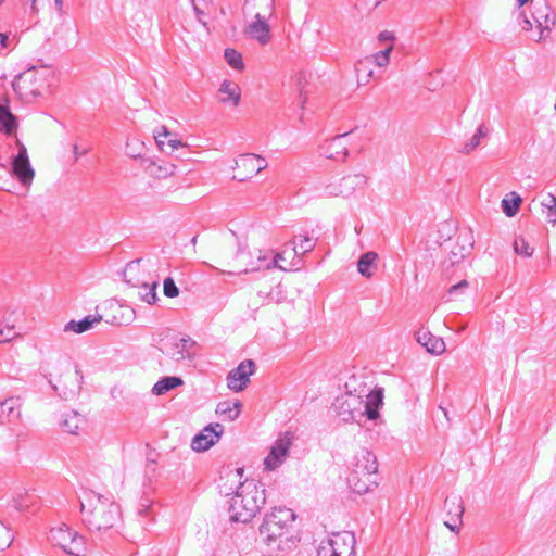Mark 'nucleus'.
Instances as JSON below:
<instances>
[{"label": "nucleus", "mask_w": 556, "mask_h": 556, "mask_svg": "<svg viewBox=\"0 0 556 556\" xmlns=\"http://www.w3.org/2000/svg\"><path fill=\"white\" fill-rule=\"evenodd\" d=\"M265 503L264 483L253 479L239 482L229 500V518L232 522L248 523Z\"/></svg>", "instance_id": "nucleus-1"}, {"label": "nucleus", "mask_w": 556, "mask_h": 556, "mask_svg": "<svg viewBox=\"0 0 556 556\" xmlns=\"http://www.w3.org/2000/svg\"><path fill=\"white\" fill-rule=\"evenodd\" d=\"M295 514L287 507H275L266 514L260 526V535L267 545L276 544L277 549H283V543L292 541L290 529L295 521Z\"/></svg>", "instance_id": "nucleus-2"}, {"label": "nucleus", "mask_w": 556, "mask_h": 556, "mask_svg": "<svg viewBox=\"0 0 556 556\" xmlns=\"http://www.w3.org/2000/svg\"><path fill=\"white\" fill-rule=\"evenodd\" d=\"M96 503L91 509H86V505L80 503L83 521L90 531H102L114 527L121 517L119 507L116 503L110 501L103 495H94Z\"/></svg>", "instance_id": "nucleus-3"}, {"label": "nucleus", "mask_w": 556, "mask_h": 556, "mask_svg": "<svg viewBox=\"0 0 556 556\" xmlns=\"http://www.w3.org/2000/svg\"><path fill=\"white\" fill-rule=\"evenodd\" d=\"M50 72L46 67H29L15 76L12 88L20 99L30 102L41 97L49 88Z\"/></svg>", "instance_id": "nucleus-4"}, {"label": "nucleus", "mask_w": 556, "mask_h": 556, "mask_svg": "<svg viewBox=\"0 0 556 556\" xmlns=\"http://www.w3.org/2000/svg\"><path fill=\"white\" fill-rule=\"evenodd\" d=\"M49 540L72 556H85L87 552L86 539L65 523L51 528Z\"/></svg>", "instance_id": "nucleus-5"}, {"label": "nucleus", "mask_w": 556, "mask_h": 556, "mask_svg": "<svg viewBox=\"0 0 556 556\" xmlns=\"http://www.w3.org/2000/svg\"><path fill=\"white\" fill-rule=\"evenodd\" d=\"M332 407L336 415L343 422H359L364 416V400L363 395L356 394L352 391H348L345 394L336 399Z\"/></svg>", "instance_id": "nucleus-6"}, {"label": "nucleus", "mask_w": 556, "mask_h": 556, "mask_svg": "<svg viewBox=\"0 0 556 556\" xmlns=\"http://www.w3.org/2000/svg\"><path fill=\"white\" fill-rule=\"evenodd\" d=\"M160 344L159 350L175 362L191 359L194 355L192 349L195 346V341L189 337L179 338L167 334L161 339Z\"/></svg>", "instance_id": "nucleus-7"}, {"label": "nucleus", "mask_w": 556, "mask_h": 556, "mask_svg": "<svg viewBox=\"0 0 556 556\" xmlns=\"http://www.w3.org/2000/svg\"><path fill=\"white\" fill-rule=\"evenodd\" d=\"M531 16L539 29V35L532 39L539 42L549 35L552 27L556 23V16L546 0L535 1Z\"/></svg>", "instance_id": "nucleus-8"}, {"label": "nucleus", "mask_w": 556, "mask_h": 556, "mask_svg": "<svg viewBox=\"0 0 556 556\" xmlns=\"http://www.w3.org/2000/svg\"><path fill=\"white\" fill-rule=\"evenodd\" d=\"M238 176H235L239 181H245L252 178L267 167L266 160L257 154L247 153L239 156L236 161Z\"/></svg>", "instance_id": "nucleus-9"}, {"label": "nucleus", "mask_w": 556, "mask_h": 556, "mask_svg": "<svg viewBox=\"0 0 556 556\" xmlns=\"http://www.w3.org/2000/svg\"><path fill=\"white\" fill-rule=\"evenodd\" d=\"M255 372V363L252 359L242 361L227 375V387L233 392L243 391L250 382V377Z\"/></svg>", "instance_id": "nucleus-10"}, {"label": "nucleus", "mask_w": 556, "mask_h": 556, "mask_svg": "<svg viewBox=\"0 0 556 556\" xmlns=\"http://www.w3.org/2000/svg\"><path fill=\"white\" fill-rule=\"evenodd\" d=\"M291 439L289 432H286L277 439L264 460L265 469L270 471L275 470L285 462L291 446Z\"/></svg>", "instance_id": "nucleus-11"}, {"label": "nucleus", "mask_w": 556, "mask_h": 556, "mask_svg": "<svg viewBox=\"0 0 556 556\" xmlns=\"http://www.w3.org/2000/svg\"><path fill=\"white\" fill-rule=\"evenodd\" d=\"M377 457L370 451L362 448L354 455L350 475L377 477Z\"/></svg>", "instance_id": "nucleus-12"}, {"label": "nucleus", "mask_w": 556, "mask_h": 556, "mask_svg": "<svg viewBox=\"0 0 556 556\" xmlns=\"http://www.w3.org/2000/svg\"><path fill=\"white\" fill-rule=\"evenodd\" d=\"M12 174L24 186L29 185L34 179L35 170L30 165L24 144H20L18 153L12 160Z\"/></svg>", "instance_id": "nucleus-13"}, {"label": "nucleus", "mask_w": 556, "mask_h": 556, "mask_svg": "<svg viewBox=\"0 0 556 556\" xmlns=\"http://www.w3.org/2000/svg\"><path fill=\"white\" fill-rule=\"evenodd\" d=\"M223 432L224 427L218 422L206 426L192 439V450L195 452L207 451L219 440Z\"/></svg>", "instance_id": "nucleus-14"}, {"label": "nucleus", "mask_w": 556, "mask_h": 556, "mask_svg": "<svg viewBox=\"0 0 556 556\" xmlns=\"http://www.w3.org/2000/svg\"><path fill=\"white\" fill-rule=\"evenodd\" d=\"M325 542L332 547V553H337V556H356V539L350 531L332 533Z\"/></svg>", "instance_id": "nucleus-15"}, {"label": "nucleus", "mask_w": 556, "mask_h": 556, "mask_svg": "<svg viewBox=\"0 0 556 556\" xmlns=\"http://www.w3.org/2000/svg\"><path fill=\"white\" fill-rule=\"evenodd\" d=\"M366 176L363 174H354L343 177L339 185H329L326 187V194L349 197L357 188H362L366 184Z\"/></svg>", "instance_id": "nucleus-16"}, {"label": "nucleus", "mask_w": 556, "mask_h": 556, "mask_svg": "<svg viewBox=\"0 0 556 556\" xmlns=\"http://www.w3.org/2000/svg\"><path fill=\"white\" fill-rule=\"evenodd\" d=\"M142 258L130 261L123 271L124 281L132 288L147 289L149 274L141 267Z\"/></svg>", "instance_id": "nucleus-17"}, {"label": "nucleus", "mask_w": 556, "mask_h": 556, "mask_svg": "<svg viewBox=\"0 0 556 556\" xmlns=\"http://www.w3.org/2000/svg\"><path fill=\"white\" fill-rule=\"evenodd\" d=\"M244 35L256 40L261 46L269 43L271 35L266 16L257 13L254 21L245 26Z\"/></svg>", "instance_id": "nucleus-18"}, {"label": "nucleus", "mask_w": 556, "mask_h": 556, "mask_svg": "<svg viewBox=\"0 0 556 556\" xmlns=\"http://www.w3.org/2000/svg\"><path fill=\"white\" fill-rule=\"evenodd\" d=\"M361 395L364 400V416L369 420H375L379 417V409L383 405V389L376 387L372 390H362Z\"/></svg>", "instance_id": "nucleus-19"}, {"label": "nucleus", "mask_w": 556, "mask_h": 556, "mask_svg": "<svg viewBox=\"0 0 556 556\" xmlns=\"http://www.w3.org/2000/svg\"><path fill=\"white\" fill-rule=\"evenodd\" d=\"M346 137L348 132L337 135L331 140L326 141L319 148L320 154L327 159L336 161L345 160V157L349 155V149L345 142Z\"/></svg>", "instance_id": "nucleus-20"}, {"label": "nucleus", "mask_w": 556, "mask_h": 556, "mask_svg": "<svg viewBox=\"0 0 556 556\" xmlns=\"http://www.w3.org/2000/svg\"><path fill=\"white\" fill-rule=\"evenodd\" d=\"M110 311L112 315L106 318V321L112 325L126 326L132 323L136 317V312L132 307L117 302L111 303Z\"/></svg>", "instance_id": "nucleus-21"}, {"label": "nucleus", "mask_w": 556, "mask_h": 556, "mask_svg": "<svg viewBox=\"0 0 556 556\" xmlns=\"http://www.w3.org/2000/svg\"><path fill=\"white\" fill-rule=\"evenodd\" d=\"M283 260L281 254H276L273 258L269 260L267 252L257 251L256 261H252L244 269V273L249 271H257L261 269H269L273 267H278L280 269H285L279 265V261Z\"/></svg>", "instance_id": "nucleus-22"}, {"label": "nucleus", "mask_w": 556, "mask_h": 556, "mask_svg": "<svg viewBox=\"0 0 556 556\" xmlns=\"http://www.w3.org/2000/svg\"><path fill=\"white\" fill-rule=\"evenodd\" d=\"M20 397L11 396L0 402V422H13L20 418Z\"/></svg>", "instance_id": "nucleus-23"}, {"label": "nucleus", "mask_w": 556, "mask_h": 556, "mask_svg": "<svg viewBox=\"0 0 556 556\" xmlns=\"http://www.w3.org/2000/svg\"><path fill=\"white\" fill-rule=\"evenodd\" d=\"M417 341L431 354L440 355L445 351L444 340L429 331H418Z\"/></svg>", "instance_id": "nucleus-24"}, {"label": "nucleus", "mask_w": 556, "mask_h": 556, "mask_svg": "<svg viewBox=\"0 0 556 556\" xmlns=\"http://www.w3.org/2000/svg\"><path fill=\"white\" fill-rule=\"evenodd\" d=\"M218 96L222 103H231L237 106L241 98V90L238 84L224 80L218 89Z\"/></svg>", "instance_id": "nucleus-25"}, {"label": "nucleus", "mask_w": 556, "mask_h": 556, "mask_svg": "<svg viewBox=\"0 0 556 556\" xmlns=\"http://www.w3.org/2000/svg\"><path fill=\"white\" fill-rule=\"evenodd\" d=\"M146 172L156 179H165L169 176H173L175 173L176 166L172 163L164 161L156 162L153 160H146Z\"/></svg>", "instance_id": "nucleus-26"}, {"label": "nucleus", "mask_w": 556, "mask_h": 556, "mask_svg": "<svg viewBox=\"0 0 556 556\" xmlns=\"http://www.w3.org/2000/svg\"><path fill=\"white\" fill-rule=\"evenodd\" d=\"M348 481L355 493L364 494L378 485L377 477L349 475Z\"/></svg>", "instance_id": "nucleus-27"}, {"label": "nucleus", "mask_w": 556, "mask_h": 556, "mask_svg": "<svg viewBox=\"0 0 556 556\" xmlns=\"http://www.w3.org/2000/svg\"><path fill=\"white\" fill-rule=\"evenodd\" d=\"M242 403L239 400L235 402L224 401L219 402L216 406V414L223 417L224 420L233 421L239 417Z\"/></svg>", "instance_id": "nucleus-28"}, {"label": "nucleus", "mask_w": 556, "mask_h": 556, "mask_svg": "<svg viewBox=\"0 0 556 556\" xmlns=\"http://www.w3.org/2000/svg\"><path fill=\"white\" fill-rule=\"evenodd\" d=\"M17 129V118L7 104H0V131L8 136Z\"/></svg>", "instance_id": "nucleus-29"}, {"label": "nucleus", "mask_w": 556, "mask_h": 556, "mask_svg": "<svg viewBox=\"0 0 556 556\" xmlns=\"http://www.w3.org/2000/svg\"><path fill=\"white\" fill-rule=\"evenodd\" d=\"M293 251L295 255L306 254L314 250L316 245V239L308 236L307 233H300L294 237L293 241Z\"/></svg>", "instance_id": "nucleus-30"}, {"label": "nucleus", "mask_w": 556, "mask_h": 556, "mask_svg": "<svg viewBox=\"0 0 556 556\" xmlns=\"http://www.w3.org/2000/svg\"><path fill=\"white\" fill-rule=\"evenodd\" d=\"M377 258L378 254L372 251L362 254L357 262L358 273L366 278H370L374 275L371 268L376 267Z\"/></svg>", "instance_id": "nucleus-31"}, {"label": "nucleus", "mask_w": 556, "mask_h": 556, "mask_svg": "<svg viewBox=\"0 0 556 556\" xmlns=\"http://www.w3.org/2000/svg\"><path fill=\"white\" fill-rule=\"evenodd\" d=\"M444 507L446 509L447 516L454 522H462V518L464 515V506L463 501L459 496L447 497L444 503Z\"/></svg>", "instance_id": "nucleus-32"}, {"label": "nucleus", "mask_w": 556, "mask_h": 556, "mask_svg": "<svg viewBox=\"0 0 556 556\" xmlns=\"http://www.w3.org/2000/svg\"><path fill=\"white\" fill-rule=\"evenodd\" d=\"M181 384H184V380L180 377H164L153 386L152 393L155 395H162Z\"/></svg>", "instance_id": "nucleus-33"}, {"label": "nucleus", "mask_w": 556, "mask_h": 556, "mask_svg": "<svg viewBox=\"0 0 556 556\" xmlns=\"http://www.w3.org/2000/svg\"><path fill=\"white\" fill-rule=\"evenodd\" d=\"M84 422H85L84 417L81 415H79L77 412L72 410L64 415L60 425L64 431L71 433V434H75Z\"/></svg>", "instance_id": "nucleus-34"}, {"label": "nucleus", "mask_w": 556, "mask_h": 556, "mask_svg": "<svg viewBox=\"0 0 556 556\" xmlns=\"http://www.w3.org/2000/svg\"><path fill=\"white\" fill-rule=\"evenodd\" d=\"M102 317H93L91 315L84 317L81 320H71L65 326V331H73L76 333H83L93 327L94 324L99 323Z\"/></svg>", "instance_id": "nucleus-35"}, {"label": "nucleus", "mask_w": 556, "mask_h": 556, "mask_svg": "<svg viewBox=\"0 0 556 556\" xmlns=\"http://www.w3.org/2000/svg\"><path fill=\"white\" fill-rule=\"evenodd\" d=\"M371 58H365L359 61L356 65L357 79L359 85H366L370 81L374 76V70L371 68Z\"/></svg>", "instance_id": "nucleus-36"}, {"label": "nucleus", "mask_w": 556, "mask_h": 556, "mask_svg": "<svg viewBox=\"0 0 556 556\" xmlns=\"http://www.w3.org/2000/svg\"><path fill=\"white\" fill-rule=\"evenodd\" d=\"M17 332L14 324H10V318L5 317V313L0 311V343L10 341Z\"/></svg>", "instance_id": "nucleus-37"}, {"label": "nucleus", "mask_w": 556, "mask_h": 556, "mask_svg": "<svg viewBox=\"0 0 556 556\" xmlns=\"http://www.w3.org/2000/svg\"><path fill=\"white\" fill-rule=\"evenodd\" d=\"M545 218L548 223L556 224V197L548 193L545 199L541 202Z\"/></svg>", "instance_id": "nucleus-38"}, {"label": "nucleus", "mask_w": 556, "mask_h": 556, "mask_svg": "<svg viewBox=\"0 0 556 556\" xmlns=\"http://www.w3.org/2000/svg\"><path fill=\"white\" fill-rule=\"evenodd\" d=\"M488 135V131L484 127V125H480L477 129V131L473 134V136L469 139V141H467L463 149H462V152L465 153V154H469L471 153L477 147H479L481 140L486 137Z\"/></svg>", "instance_id": "nucleus-39"}, {"label": "nucleus", "mask_w": 556, "mask_h": 556, "mask_svg": "<svg viewBox=\"0 0 556 556\" xmlns=\"http://www.w3.org/2000/svg\"><path fill=\"white\" fill-rule=\"evenodd\" d=\"M511 195H513L511 199L504 198L502 200V210L505 213V215L508 217H513L517 214L518 208L522 201L521 198L517 193L511 192Z\"/></svg>", "instance_id": "nucleus-40"}, {"label": "nucleus", "mask_w": 556, "mask_h": 556, "mask_svg": "<svg viewBox=\"0 0 556 556\" xmlns=\"http://www.w3.org/2000/svg\"><path fill=\"white\" fill-rule=\"evenodd\" d=\"M146 152L144 143L137 139H128L126 142V154L131 159H140Z\"/></svg>", "instance_id": "nucleus-41"}, {"label": "nucleus", "mask_w": 556, "mask_h": 556, "mask_svg": "<svg viewBox=\"0 0 556 556\" xmlns=\"http://www.w3.org/2000/svg\"><path fill=\"white\" fill-rule=\"evenodd\" d=\"M456 248L460 249V253H471L473 248V237L470 230H465L458 233L456 239Z\"/></svg>", "instance_id": "nucleus-42"}, {"label": "nucleus", "mask_w": 556, "mask_h": 556, "mask_svg": "<svg viewBox=\"0 0 556 556\" xmlns=\"http://www.w3.org/2000/svg\"><path fill=\"white\" fill-rule=\"evenodd\" d=\"M159 283L157 281L150 280L147 289H140L138 292L139 298L141 301L148 303V304H154L157 300L156 295V288Z\"/></svg>", "instance_id": "nucleus-43"}, {"label": "nucleus", "mask_w": 556, "mask_h": 556, "mask_svg": "<svg viewBox=\"0 0 556 556\" xmlns=\"http://www.w3.org/2000/svg\"><path fill=\"white\" fill-rule=\"evenodd\" d=\"M468 255L469 253H460V249L454 247L443 262L444 270L447 271L451 267L455 266L456 264H459Z\"/></svg>", "instance_id": "nucleus-44"}, {"label": "nucleus", "mask_w": 556, "mask_h": 556, "mask_svg": "<svg viewBox=\"0 0 556 556\" xmlns=\"http://www.w3.org/2000/svg\"><path fill=\"white\" fill-rule=\"evenodd\" d=\"M224 58L228 65L235 70H242L244 66L241 53L235 49L227 48L224 52Z\"/></svg>", "instance_id": "nucleus-45"}, {"label": "nucleus", "mask_w": 556, "mask_h": 556, "mask_svg": "<svg viewBox=\"0 0 556 556\" xmlns=\"http://www.w3.org/2000/svg\"><path fill=\"white\" fill-rule=\"evenodd\" d=\"M392 50H393V45L390 43V45L386 46L383 50H381L372 55H369L368 58H371L372 64H376L379 67H383L389 64L390 53Z\"/></svg>", "instance_id": "nucleus-46"}, {"label": "nucleus", "mask_w": 556, "mask_h": 556, "mask_svg": "<svg viewBox=\"0 0 556 556\" xmlns=\"http://www.w3.org/2000/svg\"><path fill=\"white\" fill-rule=\"evenodd\" d=\"M514 251L523 257L532 256L534 249L531 248L523 237H518L514 241Z\"/></svg>", "instance_id": "nucleus-47"}, {"label": "nucleus", "mask_w": 556, "mask_h": 556, "mask_svg": "<svg viewBox=\"0 0 556 556\" xmlns=\"http://www.w3.org/2000/svg\"><path fill=\"white\" fill-rule=\"evenodd\" d=\"M75 376H76V383L71 389L65 390L63 392V397L65 400L74 397L75 395H77L79 393V391L81 389L83 372L77 366L75 367Z\"/></svg>", "instance_id": "nucleus-48"}, {"label": "nucleus", "mask_w": 556, "mask_h": 556, "mask_svg": "<svg viewBox=\"0 0 556 556\" xmlns=\"http://www.w3.org/2000/svg\"><path fill=\"white\" fill-rule=\"evenodd\" d=\"M14 540L12 531L0 522V551L9 548Z\"/></svg>", "instance_id": "nucleus-49"}, {"label": "nucleus", "mask_w": 556, "mask_h": 556, "mask_svg": "<svg viewBox=\"0 0 556 556\" xmlns=\"http://www.w3.org/2000/svg\"><path fill=\"white\" fill-rule=\"evenodd\" d=\"M163 292L167 298H176L179 294V288L176 286L173 278L167 277L163 282Z\"/></svg>", "instance_id": "nucleus-50"}, {"label": "nucleus", "mask_w": 556, "mask_h": 556, "mask_svg": "<svg viewBox=\"0 0 556 556\" xmlns=\"http://www.w3.org/2000/svg\"><path fill=\"white\" fill-rule=\"evenodd\" d=\"M467 288H468V281L465 279L459 281L458 283L451 286L447 290V295H448L447 301L456 299L459 294H463Z\"/></svg>", "instance_id": "nucleus-51"}, {"label": "nucleus", "mask_w": 556, "mask_h": 556, "mask_svg": "<svg viewBox=\"0 0 556 556\" xmlns=\"http://www.w3.org/2000/svg\"><path fill=\"white\" fill-rule=\"evenodd\" d=\"M161 130H162L161 132H156L154 135V139H155L159 148L162 151L167 152V150L164 148L166 142L164 141V138H161V137L167 138V137L172 136V134L169 132V130L165 126H161Z\"/></svg>", "instance_id": "nucleus-52"}, {"label": "nucleus", "mask_w": 556, "mask_h": 556, "mask_svg": "<svg viewBox=\"0 0 556 556\" xmlns=\"http://www.w3.org/2000/svg\"><path fill=\"white\" fill-rule=\"evenodd\" d=\"M166 146L169 148V151H167L168 153H173L175 150H178L179 148L187 149L188 147L186 143H184L181 140L177 138H169L168 141L166 142Z\"/></svg>", "instance_id": "nucleus-53"}, {"label": "nucleus", "mask_w": 556, "mask_h": 556, "mask_svg": "<svg viewBox=\"0 0 556 556\" xmlns=\"http://www.w3.org/2000/svg\"><path fill=\"white\" fill-rule=\"evenodd\" d=\"M395 40V36L392 31L383 30L378 35V41L381 43H386L387 46L392 43Z\"/></svg>", "instance_id": "nucleus-54"}, {"label": "nucleus", "mask_w": 556, "mask_h": 556, "mask_svg": "<svg viewBox=\"0 0 556 556\" xmlns=\"http://www.w3.org/2000/svg\"><path fill=\"white\" fill-rule=\"evenodd\" d=\"M191 3L198 22L202 24L204 27H206L207 23L203 20V16L205 14L204 11L199 7L198 1H192Z\"/></svg>", "instance_id": "nucleus-55"}, {"label": "nucleus", "mask_w": 556, "mask_h": 556, "mask_svg": "<svg viewBox=\"0 0 556 556\" xmlns=\"http://www.w3.org/2000/svg\"><path fill=\"white\" fill-rule=\"evenodd\" d=\"M521 21L519 22L521 29L525 31H530L533 28V24L531 20L523 13H520Z\"/></svg>", "instance_id": "nucleus-56"}, {"label": "nucleus", "mask_w": 556, "mask_h": 556, "mask_svg": "<svg viewBox=\"0 0 556 556\" xmlns=\"http://www.w3.org/2000/svg\"><path fill=\"white\" fill-rule=\"evenodd\" d=\"M23 7L26 9L29 5V13L36 15L38 13V8L36 7L37 0H21Z\"/></svg>", "instance_id": "nucleus-57"}, {"label": "nucleus", "mask_w": 556, "mask_h": 556, "mask_svg": "<svg viewBox=\"0 0 556 556\" xmlns=\"http://www.w3.org/2000/svg\"><path fill=\"white\" fill-rule=\"evenodd\" d=\"M444 525L453 532L458 533L460 529L462 522H454L451 517L446 521H444Z\"/></svg>", "instance_id": "nucleus-58"}, {"label": "nucleus", "mask_w": 556, "mask_h": 556, "mask_svg": "<svg viewBox=\"0 0 556 556\" xmlns=\"http://www.w3.org/2000/svg\"><path fill=\"white\" fill-rule=\"evenodd\" d=\"M10 45L9 36L8 34L0 33V54L2 51L8 48Z\"/></svg>", "instance_id": "nucleus-59"}, {"label": "nucleus", "mask_w": 556, "mask_h": 556, "mask_svg": "<svg viewBox=\"0 0 556 556\" xmlns=\"http://www.w3.org/2000/svg\"><path fill=\"white\" fill-rule=\"evenodd\" d=\"M73 152H74V160H75V162H77L81 155H84L88 152V149L80 150L79 147L77 144H75L73 148Z\"/></svg>", "instance_id": "nucleus-60"}, {"label": "nucleus", "mask_w": 556, "mask_h": 556, "mask_svg": "<svg viewBox=\"0 0 556 556\" xmlns=\"http://www.w3.org/2000/svg\"><path fill=\"white\" fill-rule=\"evenodd\" d=\"M155 464H156V460L153 457L152 453L148 454V456H147V468H148V470L154 471L155 470Z\"/></svg>", "instance_id": "nucleus-61"}, {"label": "nucleus", "mask_w": 556, "mask_h": 556, "mask_svg": "<svg viewBox=\"0 0 556 556\" xmlns=\"http://www.w3.org/2000/svg\"><path fill=\"white\" fill-rule=\"evenodd\" d=\"M27 506L28 504H26L24 500L16 501L15 503V508L17 510H24Z\"/></svg>", "instance_id": "nucleus-62"}, {"label": "nucleus", "mask_w": 556, "mask_h": 556, "mask_svg": "<svg viewBox=\"0 0 556 556\" xmlns=\"http://www.w3.org/2000/svg\"><path fill=\"white\" fill-rule=\"evenodd\" d=\"M273 13H274V1L270 0V3H269V14L268 15L271 16Z\"/></svg>", "instance_id": "nucleus-63"}, {"label": "nucleus", "mask_w": 556, "mask_h": 556, "mask_svg": "<svg viewBox=\"0 0 556 556\" xmlns=\"http://www.w3.org/2000/svg\"><path fill=\"white\" fill-rule=\"evenodd\" d=\"M54 3L55 5L61 9L62 8V4H63V1L62 0H54Z\"/></svg>", "instance_id": "nucleus-64"}]
</instances>
